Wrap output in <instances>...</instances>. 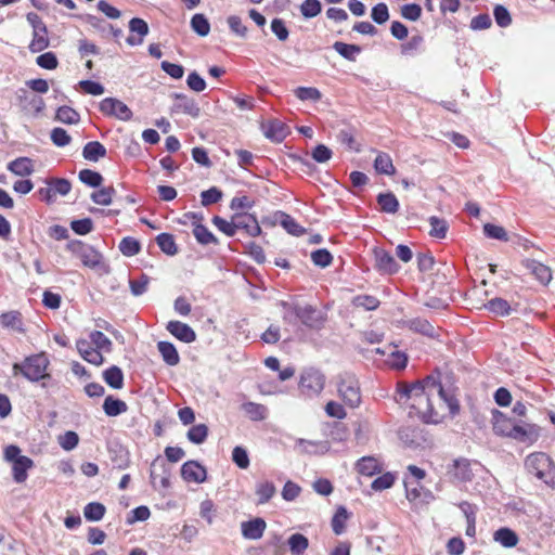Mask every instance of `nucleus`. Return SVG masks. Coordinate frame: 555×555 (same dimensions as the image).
Here are the masks:
<instances>
[{
	"instance_id": "1",
	"label": "nucleus",
	"mask_w": 555,
	"mask_h": 555,
	"mask_svg": "<svg viewBox=\"0 0 555 555\" xmlns=\"http://www.w3.org/2000/svg\"><path fill=\"white\" fill-rule=\"evenodd\" d=\"M396 401L408 404L415 413L427 423L438 424L443 415L436 409V404H444L450 415L454 416L460 411V404L454 389L444 387L438 376L431 374L415 383H398Z\"/></svg>"
},
{
	"instance_id": "2",
	"label": "nucleus",
	"mask_w": 555,
	"mask_h": 555,
	"mask_svg": "<svg viewBox=\"0 0 555 555\" xmlns=\"http://www.w3.org/2000/svg\"><path fill=\"white\" fill-rule=\"evenodd\" d=\"M283 319L287 323H295L299 320L305 326L311 330H321L326 321L325 314L311 305L299 306L283 301Z\"/></svg>"
},
{
	"instance_id": "3",
	"label": "nucleus",
	"mask_w": 555,
	"mask_h": 555,
	"mask_svg": "<svg viewBox=\"0 0 555 555\" xmlns=\"http://www.w3.org/2000/svg\"><path fill=\"white\" fill-rule=\"evenodd\" d=\"M49 366L50 360L48 356L44 352H40L26 357L21 363H14L12 372L14 376L21 374L27 380L37 383L50 377L48 373Z\"/></svg>"
},
{
	"instance_id": "4",
	"label": "nucleus",
	"mask_w": 555,
	"mask_h": 555,
	"mask_svg": "<svg viewBox=\"0 0 555 555\" xmlns=\"http://www.w3.org/2000/svg\"><path fill=\"white\" fill-rule=\"evenodd\" d=\"M527 472L552 489H555V463L544 452H533L525 460Z\"/></svg>"
},
{
	"instance_id": "5",
	"label": "nucleus",
	"mask_w": 555,
	"mask_h": 555,
	"mask_svg": "<svg viewBox=\"0 0 555 555\" xmlns=\"http://www.w3.org/2000/svg\"><path fill=\"white\" fill-rule=\"evenodd\" d=\"M335 384L338 397L349 408H357L361 403V390L356 375L344 372L336 376Z\"/></svg>"
},
{
	"instance_id": "6",
	"label": "nucleus",
	"mask_w": 555,
	"mask_h": 555,
	"mask_svg": "<svg viewBox=\"0 0 555 555\" xmlns=\"http://www.w3.org/2000/svg\"><path fill=\"white\" fill-rule=\"evenodd\" d=\"M325 375L315 367H307L300 374L299 391L306 398L318 397L325 387Z\"/></svg>"
},
{
	"instance_id": "7",
	"label": "nucleus",
	"mask_w": 555,
	"mask_h": 555,
	"mask_svg": "<svg viewBox=\"0 0 555 555\" xmlns=\"http://www.w3.org/2000/svg\"><path fill=\"white\" fill-rule=\"evenodd\" d=\"M68 250L79 258L83 266L90 269H100L103 266V256L92 246L81 241H72L67 244Z\"/></svg>"
},
{
	"instance_id": "8",
	"label": "nucleus",
	"mask_w": 555,
	"mask_h": 555,
	"mask_svg": "<svg viewBox=\"0 0 555 555\" xmlns=\"http://www.w3.org/2000/svg\"><path fill=\"white\" fill-rule=\"evenodd\" d=\"M151 483L155 489H168L170 486V468L164 459L157 456L151 464Z\"/></svg>"
},
{
	"instance_id": "9",
	"label": "nucleus",
	"mask_w": 555,
	"mask_h": 555,
	"mask_svg": "<svg viewBox=\"0 0 555 555\" xmlns=\"http://www.w3.org/2000/svg\"><path fill=\"white\" fill-rule=\"evenodd\" d=\"M102 114L128 121L132 118L131 109L120 100L115 98H105L100 103Z\"/></svg>"
},
{
	"instance_id": "10",
	"label": "nucleus",
	"mask_w": 555,
	"mask_h": 555,
	"mask_svg": "<svg viewBox=\"0 0 555 555\" xmlns=\"http://www.w3.org/2000/svg\"><path fill=\"white\" fill-rule=\"evenodd\" d=\"M233 225L235 231H244L248 236L256 237L261 234V228L258 223L257 218L254 215L247 212L234 214Z\"/></svg>"
},
{
	"instance_id": "11",
	"label": "nucleus",
	"mask_w": 555,
	"mask_h": 555,
	"mask_svg": "<svg viewBox=\"0 0 555 555\" xmlns=\"http://www.w3.org/2000/svg\"><path fill=\"white\" fill-rule=\"evenodd\" d=\"M540 437V427L535 424L517 422L511 439L526 444H533Z\"/></svg>"
},
{
	"instance_id": "12",
	"label": "nucleus",
	"mask_w": 555,
	"mask_h": 555,
	"mask_svg": "<svg viewBox=\"0 0 555 555\" xmlns=\"http://www.w3.org/2000/svg\"><path fill=\"white\" fill-rule=\"evenodd\" d=\"M493 431L498 436L511 438L517 421L508 417L506 414L499 410L493 411Z\"/></svg>"
},
{
	"instance_id": "13",
	"label": "nucleus",
	"mask_w": 555,
	"mask_h": 555,
	"mask_svg": "<svg viewBox=\"0 0 555 555\" xmlns=\"http://www.w3.org/2000/svg\"><path fill=\"white\" fill-rule=\"evenodd\" d=\"M181 476L188 482L202 483L206 480L207 472L198 462L188 461L181 467Z\"/></svg>"
},
{
	"instance_id": "14",
	"label": "nucleus",
	"mask_w": 555,
	"mask_h": 555,
	"mask_svg": "<svg viewBox=\"0 0 555 555\" xmlns=\"http://www.w3.org/2000/svg\"><path fill=\"white\" fill-rule=\"evenodd\" d=\"M375 268L384 274H395L400 267L391 254L384 249H375Z\"/></svg>"
},
{
	"instance_id": "15",
	"label": "nucleus",
	"mask_w": 555,
	"mask_h": 555,
	"mask_svg": "<svg viewBox=\"0 0 555 555\" xmlns=\"http://www.w3.org/2000/svg\"><path fill=\"white\" fill-rule=\"evenodd\" d=\"M166 330L177 339L190 344L196 340V333L186 323L180 321H169Z\"/></svg>"
},
{
	"instance_id": "16",
	"label": "nucleus",
	"mask_w": 555,
	"mask_h": 555,
	"mask_svg": "<svg viewBox=\"0 0 555 555\" xmlns=\"http://www.w3.org/2000/svg\"><path fill=\"white\" fill-rule=\"evenodd\" d=\"M521 264L528 270V272L533 275L541 284L546 285L552 280V271L551 269L534 260V259H524Z\"/></svg>"
},
{
	"instance_id": "17",
	"label": "nucleus",
	"mask_w": 555,
	"mask_h": 555,
	"mask_svg": "<svg viewBox=\"0 0 555 555\" xmlns=\"http://www.w3.org/2000/svg\"><path fill=\"white\" fill-rule=\"evenodd\" d=\"M129 30L132 34H137V36H128L126 39L127 43L131 47L140 46L143 43L145 36L149 34V25L144 20L140 17H133L129 22Z\"/></svg>"
},
{
	"instance_id": "18",
	"label": "nucleus",
	"mask_w": 555,
	"mask_h": 555,
	"mask_svg": "<svg viewBox=\"0 0 555 555\" xmlns=\"http://www.w3.org/2000/svg\"><path fill=\"white\" fill-rule=\"evenodd\" d=\"M172 112L186 114L193 118H196L199 116L201 109L193 99L186 96L185 94L177 93L175 94Z\"/></svg>"
},
{
	"instance_id": "19",
	"label": "nucleus",
	"mask_w": 555,
	"mask_h": 555,
	"mask_svg": "<svg viewBox=\"0 0 555 555\" xmlns=\"http://www.w3.org/2000/svg\"><path fill=\"white\" fill-rule=\"evenodd\" d=\"M263 131L268 139L278 143L282 142L289 134L288 126L280 119L269 120L263 125Z\"/></svg>"
},
{
	"instance_id": "20",
	"label": "nucleus",
	"mask_w": 555,
	"mask_h": 555,
	"mask_svg": "<svg viewBox=\"0 0 555 555\" xmlns=\"http://www.w3.org/2000/svg\"><path fill=\"white\" fill-rule=\"evenodd\" d=\"M266 528L267 522L260 517L241 524L242 535L248 540H259L262 538Z\"/></svg>"
},
{
	"instance_id": "21",
	"label": "nucleus",
	"mask_w": 555,
	"mask_h": 555,
	"mask_svg": "<svg viewBox=\"0 0 555 555\" xmlns=\"http://www.w3.org/2000/svg\"><path fill=\"white\" fill-rule=\"evenodd\" d=\"M77 350L81 358L87 362L101 365L104 362V357L102 353L92 346V343H89L87 339H78L76 343Z\"/></svg>"
},
{
	"instance_id": "22",
	"label": "nucleus",
	"mask_w": 555,
	"mask_h": 555,
	"mask_svg": "<svg viewBox=\"0 0 555 555\" xmlns=\"http://www.w3.org/2000/svg\"><path fill=\"white\" fill-rule=\"evenodd\" d=\"M448 473L457 481H470L473 479V472L470 462L466 459H457L452 462Z\"/></svg>"
},
{
	"instance_id": "23",
	"label": "nucleus",
	"mask_w": 555,
	"mask_h": 555,
	"mask_svg": "<svg viewBox=\"0 0 555 555\" xmlns=\"http://www.w3.org/2000/svg\"><path fill=\"white\" fill-rule=\"evenodd\" d=\"M356 469L363 476L372 477L382 473L383 467L376 457L363 456L356 463Z\"/></svg>"
},
{
	"instance_id": "24",
	"label": "nucleus",
	"mask_w": 555,
	"mask_h": 555,
	"mask_svg": "<svg viewBox=\"0 0 555 555\" xmlns=\"http://www.w3.org/2000/svg\"><path fill=\"white\" fill-rule=\"evenodd\" d=\"M34 466V462L28 456L18 457L12 463L13 479L17 483L26 481L28 475L27 472Z\"/></svg>"
},
{
	"instance_id": "25",
	"label": "nucleus",
	"mask_w": 555,
	"mask_h": 555,
	"mask_svg": "<svg viewBox=\"0 0 555 555\" xmlns=\"http://www.w3.org/2000/svg\"><path fill=\"white\" fill-rule=\"evenodd\" d=\"M276 493V488L272 481L262 480L258 481L255 486V494L257 496V504L263 505L268 503Z\"/></svg>"
},
{
	"instance_id": "26",
	"label": "nucleus",
	"mask_w": 555,
	"mask_h": 555,
	"mask_svg": "<svg viewBox=\"0 0 555 555\" xmlns=\"http://www.w3.org/2000/svg\"><path fill=\"white\" fill-rule=\"evenodd\" d=\"M405 326L415 333H420L422 335L434 337L436 334L434 325L423 318H414L404 322Z\"/></svg>"
},
{
	"instance_id": "27",
	"label": "nucleus",
	"mask_w": 555,
	"mask_h": 555,
	"mask_svg": "<svg viewBox=\"0 0 555 555\" xmlns=\"http://www.w3.org/2000/svg\"><path fill=\"white\" fill-rule=\"evenodd\" d=\"M104 382L113 389H121L124 387V373L117 365H112L103 371Z\"/></svg>"
},
{
	"instance_id": "28",
	"label": "nucleus",
	"mask_w": 555,
	"mask_h": 555,
	"mask_svg": "<svg viewBox=\"0 0 555 555\" xmlns=\"http://www.w3.org/2000/svg\"><path fill=\"white\" fill-rule=\"evenodd\" d=\"M103 410L107 416L114 417L126 413L128 411V405L120 399L107 396L103 403Z\"/></svg>"
},
{
	"instance_id": "29",
	"label": "nucleus",
	"mask_w": 555,
	"mask_h": 555,
	"mask_svg": "<svg viewBox=\"0 0 555 555\" xmlns=\"http://www.w3.org/2000/svg\"><path fill=\"white\" fill-rule=\"evenodd\" d=\"M107 151L105 146L99 141L88 142L82 150V156L89 162H98L100 158L105 157Z\"/></svg>"
},
{
	"instance_id": "30",
	"label": "nucleus",
	"mask_w": 555,
	"mask_h": 555,
	"mask_svg": "<svg viewBox=\"0 0 555 555\" xmlns=\"http://www.w3.org/2000/svg\"><path fill=\"white\" fill-rule=\"evenodd\" d=\"M157 349L166 364L175 366L180 362L179 353L173 344L169 341H159L157 344Z\"/></svg>"
},
{
	"instance_id": "31",
	"label": "nucleus",
	"mask_w": 555,
	"mask_h": 555,
	"mask_svg": "<svg viewBox=\"0 0 555 555\" xmlns=\"http://www.w3.org/2000/svg\"><path fill=\"white\" fill-rule=\"evenodd\" d=\"M242 410L254 422H260L267 418L268 408L263 404L248 401L242 404Z\"/></svg>"
},
{
	"instance_id": "32",
	"label": "nucleus",
	"mask_w": 555,
	"mask_h": 555,
	"mask_svg": "<svg viewBox=\"0 0 555 555\" xmlns=\"http://www.w3.org/2000/svg\"><path fill=\"white\" fill-rule=\"evenodd\" d=\"M374 168L380 175L393 176L396 168L389 154L385 152H378L374 160Z\"/></svg>"
},
{
	"instance_id": "33",
	"label": "nucleus",
	"mask_w": 555,
	"mask_h": 555,
	"mask_svg": "<svg viewBox=\"0 0 555 555\" xmlns=\"http://www.w3.org/2000/svg\"><path fill=\"white\" fill-rule=\"evenodd\" d=\"M50 46V39L48 37V28L33 31V38L28 46L31 53H38L46 50Z\"/></svg>"
},
{
	"instance_id": "34",
	"label": "nucleus",
	"mask_w": 555,
	"mask_h": 555,
	"mask_svg": "<svg viewBox=\"0 0 555 555\" xmlns=\"http://www.w3.org/2000/svg\"><path fill=\"white\" fill-rule=\"evenodd\" d=\"M8 169L14 175L24 177L33 173L34 166L28 157H18L9 164Z\"/></svg>"
},
{
	"instance_id": "35",
	"label": "nucleus",
	"mask_w": 555,
	"mask_h": 555,
	"mask_svg": "<svg viewBox=\"0 0 555 555\" xmlns=\"http://www.w3.org/2000/svg\"><path fill=\"white\" fill-rule=\"evenodd\" d=\"M156 243L160 250L168 256H175L179 249L176 244L175 237L169 233H160L156 236Z\"/></svg>"
},
{
	"instance_id": "36",
	"label": "nucleus",
	"mask_w": 555,
	"mask_h": 555,
	"mask_svg": "<svg viewBox=\"0 0 555 555\" xmlns=\"http://www.w3.org/2000/svg\"><path fill=\"white\" fill-rule=\"evenodd\" d=\"M377 203L380 206V210L387 214H396L399 209V202L396 195L391 192L380 193L377 196Z\"/></svg>"
},
{
	"instance_id": "37",
	"label": "nucleus",
	"mask_w": 555,
	"mask_h": 555,
	"mask_svg": "<svg viewBox=\"0 0 555 555\" xmlns=\"http://www.w3.org/2000/svg\"><path fill=\"white\" fill-rule=\"evenodd\" d=\"M193 234L196 241L202 245H218V238L208 230L207 227L196 223L194 224Z\"/></svg>"
},
{
	"instance_id": "38",
	"label": "nucleus",
	"mask_w": 555,
	"mask_h": 555,
	"mask_svg": "<svg viewBox=\"0 0 555 555\" xmlns=\"http://www.w3.org/2000/svg\"><path fill=\"white\" fill-rule=\"evenodd\" d=\"M494 541L503 545L504 547H513L518 542L517 534L508 528H500L494 532Z\"/></svg>"
},
{
	"instance_id": "39",
	"label": "nucleus",
	"mask_w": 555,
	"mask_h": 555,
	"mask_svg": "<svg viewBox=\"0 0 555 555\" xmlns=\"http://www.w3.org/2000/svg\"><path fill=\"white\" fill-rule=\"evenodd\" d=\"M334 50L348 61H356V57L361 52V48L357 44H349L341 41H336L333 44Z\"/></svg>"
},
{
	"instance_id": "40",
	"label": "nucleus",
	"mask_w": 555,
	"mask_h": 555,
	"mask_svg": "<svg viewBox=\"0 0 555 555\" xmlns=\"http://www.w3.org/2000/svg\"><path fill=\"white\" fill-rule=\"evenodd\" d=\"M55 119L63 124L75 125L79 122L80 115L74 108L64 105L57 108Z\"/></svg>"
},
{
	"instance_id": "41",
	"label": "nucleus",
	"mask_w": 555,
	"mask_h": 555,
	"mask_svg": "<svg viewBox=\"0 0 555 555\" xmlns=\"http://www.w3.org/2000/svg\"><path fill=\"white\" fill-rule=\"evenodd\" d=\"M118 248L124 256L132 257L140 253L141 244L134 237L127 236L120 241Z\"/></svg>"
},
{
	"instance_id": "42",
	"label": "nucleus",
	"mask_w": 555,
	"mask_h": 555,
	"mask_svg": "<svg viewBox=\"0 0 555 555\" xmlns=\"http://www.w3.org/2000/svg\"><path fill=\"white\" fill-rule=\"evenodd\" d=\"M105 506L99 502L88 503L83 508L85 518L89 521H99L105 515Z\"/></svg>"
},
{
	"instance_id": "43",
	"label": "nucleus",
	"mask_w": 555,
	"mask_h": 555,
	"mask_svg": "<svg viewBox=\"0 0 555 555\" xmlns=\"http://www.w3.org/2000/svg\"><path fill=\"white\" fill-rule=\"evenodd\" d=\"M349 513L344 506H339L332 518V529L335 534L339 535L345 531Z\"/></svg>"
},
{
	"instance_id": "44",
	"label": "nucleus",
	"mask_w": 555,
	"mask_h": 555,
	"mask_svg": "<svg viewBox=\"0 0 555 555\" xmlns=\"http://www.w3.org/2000/svg\"><path fill=\"white\" fill-rule=\"evenodd\" d=\"M287 544L294 555H300L308 548L309 541L304 534L294 533L288 538Z\"/></svg>"
},
{
	"instance_id": "45",
	"label": "nucleus",
	"mask_w": 555,
	"mask_h": 555,
	"mask_svg": "<svg viewBox=\"0 0 555 555\" xmlns=\"http://www.w3.org/2000/svg\"><path fill=\"white\" fill-rule=\"evenodd\" d=\"M486 308L490 312L500 317L508 315L511 312V306L508 301L499 297L489 300L488 304L486 305Z\"/></svg>"
},
{
	"instance_id": "46",
	"label": "nucleus",
	"mask_w": 555,
	"mask_h": 555,
	"mask_svg": "<svg viewBox=\"0 0 555 555\" xmlns=\"http://www.w3.org/2000/svg\"><path fill=\"white\" fill-rule=\"evenodd\" d=\"M191 28L201 37H205L210 31V24L204 14L197 13L191 18Z\"/></svg>"
},
{
	"instance_id": "47",
	"label": "nucleus",
	"mask_w": 555,
	"mask_h": 555,
	"mask_svg": "<svg viewBox=\"0 0 555 555\" xmlns=\"http://www.w3.org/2000/svg\"><path fill=\"white\" fill-rule=\"evenodd\" d=\"M429 234L436 238H444L448 232V222L444 219L433 216L429 218Z\"/></svg>"
},
{
	"instance_id": "48",
	"label": "nucleus",
	"mask_w": 555,
	"mask_h": 555,
	"mask_svg": "<svg viewBox=\"0 0 555 555\" xmlns=\"http://www.w3.org/2000/svg\"><path fill=\"white\" fill-rule=\"evenodd\" d=\"M90 340L89 343H92V346L95 347L100 352L103 351H111L112 349V341L111 339L104 335L100 331H93L89 335Z\"/></svg>"
},
{
	"instance_id": "49",
	"label": "nucleus",
	"mask_w": 555,
	"mask_h": 555,
	"mask_svg": "<svg viewBox=\"0 0 555 555\" xmlns=\"http://www.w3.org/2000/svg\"><path fill=\"white\" fill-rule=\"evenodd\" d=\"M116 190L113 186L102 188L91 194V199L98 205L107 206L112 203Z\"/></svg>"
},
{
	"instance_id": "50",
	"label": "nucleus",
	"mask_w": 555,
	"mask_h": 555,
	"mask_svg": "<svg viewBox=\"0 0 555 555\" xmlns=\"http://www.w3.org/2000/svg\"><path fill=\"white\" fill-rule=\"evenodd\" d=\"M79 180L88 186L98 188L103 182V177L98 171L91 169H82L79 171Z\"/></svg>"
},
{
	"instance_id": "51",
	"label": "nucleus",
	"mask_w": 555,
	"mask_h": 555,
	"mask_svg": "<svg viewBox=\"0 0 555 555\" xmlns=\"http://www.w3.org/2000/svg\"><path fill=\"white\" fill-rule=\"evenodd\" d=\"M186 436L191 442L201 444L207 439L208 427L205 424L194 425L189 429Z\"/></svg>"
},
{
	"instance_id": "52",
	"label": "nucleus",
	"mask_w": 555,
	"mask_h": 555,
	"mask_svg": "<svg viewBox=\"0 0 555 555\" xmlns=\"http://www.w3.org/2000/svg\"><path fill=\"white\" fill-rule=\"evenodd\" d=\"M379 304V300L371 295H358L352 299V305L354 307L363 308L367 311L377 309Z\"/></svg>"
},
{
	"instance_id": "53",
	"label": "nucleus",
	"mask_w": 555,
	"mask_h": 555,
	"mask_svg": "<svg viewBox=\"0 0 555 555\" xmlns=\"http://www.w3.org/2000/svg\"><path fill=\"white\" fill-rule=\"evenodd\" d=\"M0 324L3 327H10L14 330H21L22 318L18 311H9L0 315Z\"/></svg>"
},
{
	"instance_id": "54",
	"label": "nucleus",
	"mask_w": 555,
	"mask_h": 555,
	"mask_svg": "<svg viewBox=\"0 0 555 555\" xmlns=\"http://www.w3.org/2000/svg\"><path fill=\"white\" fill-rule=\"evenodd\" d=\"M280 222L289 234L300 236L305 233V229L287 214H282Z\"/></svg>"
},
{
	"instance_id": "55",
	"label": "nucleus",
	"mask_w": 555,
	"mask_h": 555,
	"mask_svg": "<svg viewBox=\"0 0 555 555\" xmlns=\"http://www.w3.org/2000/svg\"><path fill=\"white\" fill-rule=\"evenodd\" d=\"M483 233L489 238L499 240L502 242L508 241L507 232L501 225H496L493 223H486L483 225Z\"/></svg>"
},
{
	"instance_id": "56",
	"label": "nucleus",
	"mask_w": 555,
	"mask_h": 555,
	"mask_svg": "<svg viewBox=\"0 0 555 555\" xmlns=\"http://www.w3.org/2000/svg\"><path fill=\"white\" fill-rule=\"evenodd\" d=\"M294 93L301 101L317 102L322 96L319 89L314 87H298L295 89Z\"/></svg>"
},
{
	"instance_id": "57",
	"label": "nucleus",
	"mask_w": 555,
	"mask_h": 555,
	"mask_svg": "<svg viewBox=\"0 0 555 555\" xmlns=\"http://www.w3.org/2000/svg\"><path fill=\"white\" fill-rule=\"evenodd\" d=\"M150 284V278L142 273L138 279H131L129 281L130 291L133 296H141L147 291Z\"/></svg>"
},
{
	"instance_id": "58",
	"label": "nucleus",
	"mask_w": 555,
	"mask_h": 555,
	"mask_svg": "<svg viewBox=\"0 0 555 555\" xmlns=\"http://www.w3.org/2000/svg\"><path fill=\"white\" fill-rule=\"evenodd\" d=\"M322 7L319 0H305L300 5V12L306 18H312L321 13Z\"/></svg>"
},
{
	"instance_id": "59",
	"label": "nucleus",
	"mask_w": 555,
	"mask_h": 555,
	"mask_svg": "<svg viewBox=\"0 0 555 555\" xmlns=\"http://www.w3.org/2000/svg\"><path fill=\"white\" fill-rule=\"evenodd\" d=\"M311 260L315 266L326 268L332 263L333 256L327 249L322 248L311 253Z\"/></svg>"
},
{
	"instance_id": "60",
	"label": "nucleus",
	"mask_w": 555,
	"mask_h": 555,
	"mask_svg": "<svg viewBox=\"0 0 555 555\" xmlns=\"http://www.w3.org/2000/svg\"><path fill=\"white\" fill-rule=\"evenodd\" d=\"M212 223L219 231L229 237H232L236 234L235 227L233 225V218H231L229 221L220 216H215L212 218Z\"/></svg>"
},
{
	"instance_id": "61",
	"label": "nucleus",
	"mask_w": 555,
	"mask_h": 555,
	"mask_svg": "<svg viewBox=\"0 0 555 555\" xmlns=\"http://www.w3.org/2000/svg\"><path fill=\"white\" fill-rule=\"evenodd\" d=\"M48 184L52 186L54 195L57 194L65 196L70 192L72 184L67 179L52 178L48 181Z\"/></svg>"
},
{
	"instance_id": "62",
	"label": "nucleus",
	"mask_w": 555,
	"mask_h": 555,
	"mask_svg": "<svg viewBox=\"0 0 555 555\" xmlns=\"http://www.w3.org/2000/svg\"><path fill=\"white\" fill-rule=\"evenodd\" d=\"M395 475L391 473H386L376 479L373 480L371 487L375 491H383L389 489L395 483Z\"/></svg>"
},
{
	"instance_id": "63",
	"label": "nucleus",
	"mask_w": 555,
	"mask_h": 555,
	"mask_svg": "<svg viewBox=\"0 0 555 555\" xmlns=\"http://www.w3.org/2000/svg\"><path fill=\"white\" fill-rule=\"evenodd\" d=\"M232 461L242 469H246L249 466V456L243 447H235L232 451Z\"/></svg>"
},
{
	"instance_id": "64",
	"label": "nucleus",
	"mask_w": 555,
	"mask_h": 555,
	"mask_svg": "<svg viewBox=\"0 0 555 555\" xmlns=\"http://www.w3.org/2000/svg\"><path fill=\"white\" fill-rule=\"evenodd\" d=\"M38 66L44 69H55L59 65L56 55L53 52H46L36 59Z\"/></svg>"
}]
</instances>
